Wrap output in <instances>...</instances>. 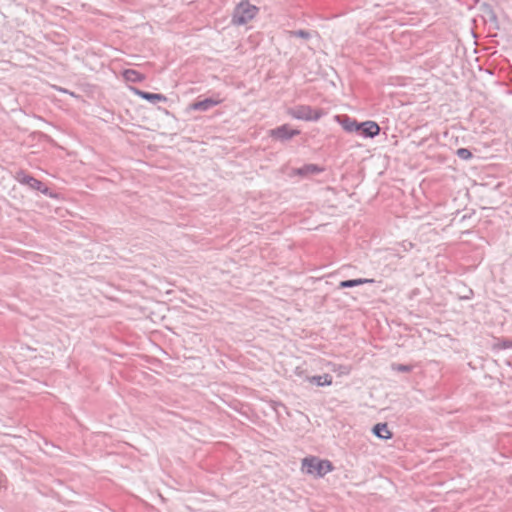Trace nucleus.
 I'll return each instance as SVG.
<instances>
[{
	"label": "nucleus",
	"instance_id": "7",
	"mask_svg": "<svg viewBox=\"0 0 512 512\" xmlns=\"http://www.w3.org/2000/svg\"><path fill=\"white\" fill-rule=\"evenodd\" d=\"M220 102H221L220 99H214V98L208 97L203 100L193 102L190 105V109L196 110V111H208L209 109L218 105Z\"/></svg>",
	"mask_w": 512,
	"mask_h": 512
},
{
	"label": "nucleus",
	"instance_id": "6",
	"mask_svg": "<svg viewBox=\"0 0 512 512\" xmlns=\"http://www.w3.org/2000/svg\"><path fill=\"white\" fill-rule=\"evenodd\" d=\"M358 133L366 138H373L380 133L379 125L374 121H365L358 124Z\"/></svg>",
	"mask_w": 512,
	"mask_h": 512
},
{
	"label": "nucleus",
	"instance_id": "2",
	"mask_svg": "<svg viewBox=\"0 0 512 512\" xmlns=\"http://www.w3.org/2000/svg\"><path fill=\"white\" fill-rule=\"evenodd\" d=\"M15 179L22 185L28 186L30 189L39 191L42 194L49 196L51 198L55 197V194L50 191V189L41 181L32 177L29 174H26L24 171H19Z\"/></svg>",
	"mask_w": 512,
	"mask_h": 512
},
{
	"label": "nucleus",
	"instance_id": "4",
	"mask_svg": "<svg viewBox=\"0 0 512 512\" xmlns=\"http://www.w3.org/2000/svg\"><path fill=\"white\" fill-rule=\"evenodd\" d=\"M289 114L298 120L317 121L322 117L323 112L319 109H313L308 105H299L291 108Z\"/></svg>",
	"mask_w": 512,
	"mask_h": 512
},
{
	"label": "nucleus",
	"instance_id": "1",
	"mask_svg": "<svg viewBox=\"0 0 512 512\" xmlns=\"http://www.w3.org/2000/svg\"><path fill=\"white\" fill-rule=\"evenodd\" d=\"M258 8L248 1H241L234 9L232 15V24L245 25L251 21L258 13Z\"/></svg>",
	"mask_w": 512,
	"mask_h": 512
},
{
	"label": "nucleus",
	"instance_id": "14",
	"mask_svg": "<svg viewBox=\"0 0 512 512\" xmlns=\"http://www.w3.org/2000/svg\"><path fill=\"white\" fill-rule=\"evenodd\" d=\"M311 382L316 383L318 386L330 385L332 383V377L328 374L313 376L310 379Z\"/></svg>",
	"mask_w": 512,
	"mask_h": 512
},
{
	"label": "nucleus",
	"instance_id": "15",
	"mask_svg": "<svg viewBox=\"0 0 512 512\" xmlns=\"http://www.w3.org/2000/svg\"><path fill=\"white\" fill-rule=\"evenodd\" d=\"M456 155L462 160H470L473 157L472 152L467 148H459Z\"/></svg>",
	"mask_w": 512,
	"mask_h": 512
},
{
	"label": "nucleus",
	"instance_id": "8",
	"mask_svg": "<svg viewBox=\"0 0 512 512\" xmlns=\"http://www.w3.org/2000/svg\"><path fill=\"white\" fill-rule=\"evenodd\" d=\"M324 171V168L317 165V164H305L304 166L300 168H296L293 170V173L295 175L301 176V177H307L310 175H316Z\"/></svg>",
	"mask_w": 512,
	"mask_h": 512
},
{
	"label": "nucleus",
	"instance_id": "17",
	"mask_svg": "<svg viewBox=\"0 0 512 512\" xmlns=\"http://www.w3.org/2000/svg\"><path fill=\"white\" fill-rule=\"evenodd\" d=\"M289 33L291 36L303 38V39H309L311 37L310 32L306 31V30L290 31Z\"/></svg>",
	"mask_w": 512,
	"mask_h": 512
},
{
	"label": "nucleus",
	"instance_id": "11",
	"mask_svg": "<svg viewBox=\"0 0 512 512\" xmlns=\"http://www.w3.org/2000/svg\"><path fill=\"white\" fill-rule=\"evenodd\" d=\"M373 433L380 439H390L392 437L391 432L388 429L386 423H378L373 427Z\"/></svg>",
	"mask_w": 512,
	"mask_h": 512
},
{
	"label": "nucleus",
	"instance_id": "5",
	"mask_svg": "<svg viewBox=\"0 0 512 512\" xmlns=\"http://www.w3.org/2000/svg\"><path fill=\"white\" fill-rule=\"evenodd\" d=\"M299 133V130L290 129V127L285 124L271 130L270 135L277 140L286 141L298 135Z\"/></svg>",
	"mask_w": 512,
	"mask_h": 512
},
{
	"label": "nucleus",
	"instance_id": "13",
	"mask_svg": "<svg viewBox=\"0 0 512 512\" xmlns=\"http://www.w3.org/2000/svg\"><path fill=\"white\" fill-rule=\"evenodd\" d=\"M124 77L130 82H141L144 79L143 74L134 69L125 70Z\"/></svg>",
	"mask_w": 512,
	"mask_h": 512
},
{
	"label": "nucleus",
	"instance_id": "9",
	"mask_svg": "<svg viewBox=\"0 0 512 512\" xmlns=\"http://www.w3.org/2000/svg\"><path fill=\"white\" fill-rule=\"evenodd\" d=\"M135 93L142 99H145L153 104L161 101L164 102L167 100L166 96H164L163 94L150 93L139 89H135Z\"/></svg>",
	"mask_w": 512,
	"mask_h": 512
},
{
	"label": "nucleus",
	"instance_id": "18",
	"mask_svg": "<svg viewBox=\"0 0 512 512\" xmlns=\"http://www.w3.org/2000/svg\"><path fill=\"white\" fill-rule=\"evenodd\" d=\"M394 369L400 372H409L411 370L410 366L398 364L394 366Z\"/></svg>",
	"mask_w": 512,
	"mask_h": 512
},
{
	"label": "nucleus",
	"instance_id": "16",
	"mask_svg": "<svg viewBox=\"0 0 512 512\" xmlns=\"http://www.w3.org/2000/svg\"><path fill=\"white\" fill-rule=\"evenodd\" d=\"M473 295V291L470 288H467L465 286L461 287V291L458 292V296L460 299H470Z\"/></svg>",
	"mask_w": 512,
	"mask_h": 512
},
{
	"label": "nucleus",
	"instance_id": "10",
	"mask_svg": "<svg viewBox=\"0 0 512 512\" xmlns=\"http://www.w3.org/2000/svg\"><path fill=\"white\" fill-rule=\"evenodd\" d=\"M374 279H367V278H358V279H349V280H343L339 283V288H352L356 287L365 283H374Z\"/></svg>",
	"mask_w": 512,
	"mask_h": 512
},
{
	"label": "nucleus",
	"instance_id": "12",
	"mask_svg": "<svg viewBox=\"0 0 512 512\" xmlns=\"http://www.w3.org/2000/svg\"><path fill=\"white\" fill-rule=\"evenodd\" d=\"M340 124L343 129L347 132H357L359 129L358 122L349 116H342L340 120Z\"/></svg>",
	"mask_w": 512,
	"mask_h": 512
},
{
	"label": "nucleus",
	"instance_id": "3",
	"mask_svg": "<svg viewBox=\"0 0 512 512\" xmlns=\"http://www.w3.org/2000/svg\"><path fill=\"white\" fill-rule=\"evenodd\" d=\"M303 469L309 474L323 476L332 471V464L328 460H318L317 458H304Z\"/></svg>",
	"mask_w": 512,
	"mask_h": 512
}]
</instances>
